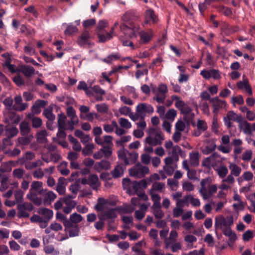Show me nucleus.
<instances>
[{
	"mask_svg": "<svg viewBox=\"0 0 255 255\" xmlns=\"http://www.w3.org/2000/svg\"><path fill=\"white\" fill-rule=\"evenodd\" d=\"M116 210L115 208H112L109 210L108 211L105 212V216L107 219H113L117 218V215L116 213Z\"/></svg>",
	"mask_w": 255,
	"mask_h": 255,
	"instance_id": "35",
	"label": "nucleus"
},
{
	"mask_svg": "<svg viewBox=\"0 0 255 255\" xmlns=\"http://www.w3.org/2000/svg\"><path fill=\"white\" fill-rule=\"evenodd\" d=\"M23 192L21 190H18L15 192V201L18 204L22 203L23 200Z\"/></svg>",
	"mask_w": 255,
	"mask_h": 255,
	"instance_id": "42",
	"label": "nucleus"
},
{
	"mask_svg": "<svg viewBox=\"0 0 255 255\" xmlns=\"http://www.w3.org/2000/svg\"><path fill=\"white\" fill-rule=\"evenodd\" d=\"M99 41L100 42H104L107 40L111 39L112 35L111 33L107 32L105 35L98 34Z\"/></svg>",
	"mask_w": 255,
	"mask_h": 255,
	"instance_id": "48",
	"label": "nucleus"
},
{
	"mask_svg": "<svg viewBox=\"0 0 255 255\" xmlns=\"http://www.w3.org/2000/svg\"><path fill=\"white\" fill-rule=\"evenodd\" d=\"M149 193L153 203L160 202L161 198L159 195L152 192V191H149Z\"/></svg>",
	"mask_w": 255,
	"mask_h": 255,
	"instance_id": "63",
	"label": "nucleus"
},
{
	"mask_svg": "<svg viewBox=\"0 0 255 255\" xmlns=\"http://www.w3.org/2000/svg\"><path fill=\"white\" fill-rule=\"evenodd\" d=\"M198 129L201 130L202 131H204L207 129V125L206 123L203 121L199 120L197 122V125Z\"/></svg>",
	"mask_w": 255,
	"mask_h": 255,
	"instance_id": "44",
	"label": "nucleus"
},
{
	"mask_svg": "<svg viewBox=\"0 0 255 255\" xmlns=\"http://www.w3.org/2000/svg\"><path fill=\"white\" fill-rule=\"evenodd\" d=\"M140 37L144 43L148 42L151 39V37L149 34L145 32H141L140 33Z\"/></svg>",
	"mask_w": 255,
	"mask_h": 255,
	"instance_id": "58",
	"label": "nucleus"
},
{
	"mask_svg": "<svg viewBox=\"0 0 255 255\" xmlns=\"http://www.w3.org/2000/svg\"><path fill=\"white\" fill-rule=\"evenodd\" d=\"M120 29L128 38H132L136 36V32L138 30V28L133 22H130L129 25L122 23L120 25Z\"/></svg>",
	"mask_w": 255,
	"mask_h": 255,
	"instance_id": "1",
	"label": "nucleus"
},
{
	"mask_svg": "<svg viewBox=\"0 0 255 255\" xmlns=\"http://www.w3.org/2000/svg\"><path fill=\"white\" fill-rule=\"evenodd\" d=\"M127 154L128 158V159L129 160V162H130V164L135 163L138 157V153L136 152H129L128 151H127Z\"/></svg>",
	"mask_w": 255,
	"mask_h": 255,
	"instance_id": "29",
	"label": "nucleus"
},
{
	"mask_svg": "<svg viewBox=\"0 0 255 255\" xmlns=\"http://www.w3.org/2000/svg\"><path fill=\"white\" fill-rule=\"evenodd\" d=\"M177 112L174 109H169L166 113L165 118L169 120L173 121L176 116Z\"/></svg>",
	"mask_w": 255,
	"mask_h": 255,
	"instance_id": "33",
	"label": "nucleus"
},
{
	"mask_svg": "<svg viewBox=\"0 0 255 255\" xmlns=\"http://www.w3.org/2000/svg\"><path fill=\"white\" fill-rule=\"evenodd\" d=\"M218 174L221 178L225 177L228 173V169L226 166H221L216 169Z\"/></svg>",
	"mask_w": 255,
	"mask_h": 255,
	"instance_id": "40",
	"label": "nucleus"
},
{
	"mask_svg": "<svg viewBox=\"0 0 255 255\" xmlns=\"http://www.w3.org/2000/svg\"><path fill=\"white\" fill-rule=\"evenodd\" d=\"M192 112V109L187 104H185V106L180 109L181 114L186 115H189Z\"/></svg>",
	"mask_w": 255,
	"mask_h": 255,
	"instance_id": "64",
	"label": "nucleus"
},
{
	"mask_svg": "<svg viewBox=\"0 0 255 255\" xmlns=\"http://www.w3.org/2000/svg\"><path fill=\"white\" fill-rule=\"evenodd\" d=\"M188 201L190 200L191 204L194 206L198 207L200 205V202L199 199H195L191 195H188Z\"/></svg>",
	"mask_w": 255,
	"mask_h": 255,
	"instance_id": "59",
	"label": "nucleus"
},
{
	"mask_svg": "<svg viewBox=\"0 0 255 255\" xmlns=\"http://www.w3.org/2000/svg\"><path fill=\"white\" fill-rule=\"evenodd\" d=\"M82 220L83 217L81 215L74 213L70 215L69 221L72 224H75L77 225V224L80 223Z\"/></svg>",
	"mask_w": 255,
	"mask_h": 255,
	"instance_id": "23",
	"label": "nucleus"
},
{
	"mask_svg": "<svg viewBox=\"0 0 255 255\" xmlns=\"http://www.w3.org/2000/svg\"><path fill=\"white\" fill-rule=\"evenodd\" d=\"M63 203L67 206H69L70 208H75L76 206V202L72 200H69L66 198H63Z\"/></svg>",
	"mask_w": 255,
	"mask_h": 255,
	"instance_id": "57",
	"label": "nucleus"
},
{
	"mask_svg": "<svg viewBox=\"0 0 255 255\" xmlns=\"http://www.w3.org/2000/svg\"><path fill=\"white\" fill-rule=\"evenodd\" d=\"M120 58V56L118 54L110 55L108 56L107 58L103 59L102 60L103 62L108 64H111L114 59H119Z\"/></svg>",
	"mask_w": 255,
	"mask_h": 255,
	"instance_id": "51",
	"label": "nucleus"
},
{
	"mask_svg": "<svg viewBox=\"0 0 255 255\" xmlns=\"http://www.w3.org/2000/svg\"><path fill=\"white\" fill-rule=\"evenodd\" d=\"M115 210L120 214H130L133 212L134 208L128 204H124L123 206L116 207Z\"/></svg>",
	"mask_w": 255,
	"mask_h": 255,
	"instance_id": "11",
	"label": "nucleus"
},
{
	"mask_svg": "<svg viewBox=\"0 0 255 255\" xmlns=\"http://www.w3.org/2000/svg\"><path fill=\"white\" fill-rule=\"evenodd\" d=\"M208 181V179H202L201 181L200 184L201 186V188L200 189L199 192L202 195L203 198L204 199H207L208 197H206L207 195V192L206 191V189L205 188V185Z\"/></svg>",
	"mask_w": 255,
	"mask_h": 255,
	"instance_id": "26",
	"label": "nucleus"
},
{
	"mask_svg": "<svg viewBox=\"0 0 255 255\" xmlns=\"http://www.w3.org/2000/svg\"><path fill=\"white\" fill-rule=\"evenodd\" d=\"M158 20V17L153 9H149L146 10L145 21L147 23L151 21L152 24H155L157 22Z\"/></svg>",
	"mask_w": 255,
	"mask_h": 255,
	"instance_id": "7",
	"label": "nucleus"
},
{
	"mask_svg": "<svg viewBox=\"0 0 255 255\" xmlns=\"http://www.w3.org/2000/svg\"><path fill=\"white\" fill-rule=\"evenodd\" d=\"M118 157L119 159L121 160H123L124 161V164L126 166L129 165L130 162H129V160L128 158V154L127 151L123 150H120L118 151Z\"/></svg>",
	"mask_w": 255,
	"mask_h": 255,
	"instance_id": "28",
	"label": "nucleus"
},
{
	"mask_svg": "<svg viewBox=\"0 0 255 255\" xmlns=\"http://www.w3.org/2000/svg\"><path fill=\"white\" fill-rule=\"evenodd\" d=\"M210 102L212 103L213 106V112L216 114L223 107V105L226 104L225 101L221 100L218 97L211 99Z\"/></svg>",
	"mask_w": 255,
	"mask_h": 255,
	"instance_id": "6",
	"label": "nucleus"
},
{
	"mask_svg": "<svg viewBox=\"0 0 255 255\" xmlns=\"http://www.w3.org/2000/svg\"><path fill=\"white\" fill-rule=\"evenodd\" d=\"M13 81L18 87L24 85L25 84L23 78L19 75H17L14 76L13 78Z\"/></svg>",
	"mask_w": 255,
	"mask_h": 255,
	"instance_id": "45",
	"label": "nucleus"
},
{
	"mask_svg": "<svg viewBox=\"0 0 255 255\" xmlns=\"http://www.w3.org/2000/svg\"><path fill=\"white\" fill-rule=\"evenodd\" d=\"M80 179H79L77 180L74 184L70 185L69 187V190L74 194L76 195L77 192L80 188V186L79 185V182Z\"/></svg>",
	"mask_w": 255,
	"mask_h": 255,
	"instance_id": "38",
	"label": "nucleus"
},
{
	"mask_svg": "<svg viewBox=\"0 0 255 255\" xmlns=\"http://www.w3.org/2000/svg\"><path fill=\"white\" fill-rule=\"evenodd\" d=\"M223 234L225 236L229 237L228 245L231 246L230 243H234L237 239L236 234L233 232L231 228H225L223 230Z\"/></svg>",
	"mask_w": 255,
	"mask_h": 255,
	"instance_id": "10",
	"label": "nucleus"
},
{
	"mask_svg": "<svg viewBox=\"0 0 255 255\" xmlns=\"http://www.w3.org/2000/svg\"><path fill=\"white\" fill-rule=\"evenodd\" d=\"M25 173L24 170L21 168H16L13 170L12 172L13 176L18 179H21Z\"/></svg>",
	"mask_w": 255,
	"mask_h": 255,
	"instance_id": "41",
	"label": "nucleus"
},
{
	"mask_svg": "<svg viewBox=\"0 0 255 255\" xmlns=\"http://www.w3.org/2000/svg\"><path fill=\"white\" fill-rule=\"evenodd\" d=\"M30 190L36 192L37 194H42L43 192L42 183L40 181H33L31 185Z\"/></svg>",
	"mask_w": 255,
	"mask_h": 255,
	"instance_id": "15",
	"label": "nucleus"
},
{
	"mask_svg": "<svg viewBox=\"0 0 255 255\" xmlns=\"http://www.w3.org/2000/svg\"><path fill=\"white\" fill-rule=\"evenodd\" d=\"M19 128L20 133L22 135H27L30 131L31 129L29 124L26 122H22L20 124Z\"/></svg>",
	"mask_w": 255,
	"mask_h": 255,
	"instance_id": "21",
	"label": "nucleus"
},
{
	"mask_svg": "<svg viewBox=\"0 0 255 255\" xmlns=\"http://www.w3.org/2000/svg\"><path fill=\"white\" fill-rule=\"evenodd\" d=\"M79 120L78 118L75 119H71V121L68 122V126L66 128L67 129L72 131L74 129V126L78 124Z\"/></svg>",
	"mask_w": 255,
	"mask_h": 255,
	"instance_id": "55",
	"label": "nucleus"
},
{
	"mask_svg": "<svg viewBox=\"0 0 255 255\" xmlns=\"http://www.w3.org/2000/svg\"><path fill=\"white\" fill-rule=\"evenodd\" d=\"M96 108L97 110L101 113H107L108 111V105L105 103L97 104Z\"/></svg>",
	"mask_w": 255,
	"mask_h": 255,
	"instance_id": "37",
	"label": "nucleus"
},
{
	"mask_svg": "<svg viewBox=\"0 0 255 255\" xmlns=\"http://www.w3.org/2000/svg\"><path fill=\"white\" fill-rule=\"evenodd\" d=\"M16 114L15 112L8 111L4 113V122L7 124H10L15 117Z\"/></svg>",
	"mask_w": 255,
	"mask_h": 255,
	"instance_id": "27",
	"label": "nucleus"
},
{
	"mask_svg": "<svg viewBox=\"0 0 255 255\" xmlns=\"http://www.w3.org/2000/svg\"><path fill=\"white\" fill-rule=\"evenodd\" d=\"M157 90L163 95H165L168 92L167 86L164 84H160L158 87Z\"/></svg>",
	"mask_w": 255,
	"mask_h": 255,
	"instance_id": "62",
	"label": "nucleus"
},
{
	"mask_svg": "<svg viewBox=\"0 0 255 255\" xmlns=\"http://www.w3.org/2000/svg\"><path fill=\"white\" fill-rule=\"evenodd\" d=\"M189 162L191 165L197 166L199 164V153L198 152L190 153Z\"/></svg>",
	"mask_w": 255,
	"mask_h": 255,
	"instance_id": "18",
	"label": "nucleus"
},
{
	"mask_svg": "<svg viewBox=\"0 0 255 255\" xmlns=\"http://www.w3.org/2000/svg\"><path fill=\"white\" fill-rule=\"evenodd\" d=\"M215 226L216 229H222L223 227H225V228H227L226 219L223 216L219 217H216Z\"/></svg>",
	"mask_w": 255,
	"mask_h": 255,
	"instance_id": "17",
	"label": "nucleus"
},
{
	"mask_svg": "<svg viewBox=\"0 0 255 255\" xmlns=\"http://www.w3.org/2000/svg\"><path fill=\"white\" fill-rule=\"evenodd\" d=\"M149 168L146 166L140 168L133 167L129 169V174L131 176L141 178L149 173Z\"/></svg>",
	"mask_w": 255,
	"mask_h": 255,
	"instance_id": "4",
	"label": "nucleus"
},
{
	"mask_svg": "<svg viewBox=\"0 0 255 255\" xmlns=\"http://www.w3.org/2000/svg\"><path fill=\"white\" fill-rule=\"evenodd\" d=\"M20 71L26 77H30L34 73V68L28 65H22L20 67Z\"/></svg>",
	"mask_w": 255,
	"mask_h": 255,
	"instance_id": "14",
	"label": "nucleus"
},
{
	"mask_svg": "<svg viewBox=\"0 0 255 255\" xmlns=\"http://www.w3.org/2000/svg\"><path fill=\"white\" fill-rule=\"evenodd\" d=\"M165 184L161 182H155L149 191H152L154 192V191H160L164 187Z\"/></svg>",
	"mask_w": 255,
	"mask_h": 255,
	"instance_id": "34",
	"label": "nucleus"
},
{
	"mask_svg": "<svg viewBox=\"0 0 255 255\" xmlns=\"http://www.w3.org/2000/svg\"><path fill=\"white\" fill-rule=\"evenodd\" d=\"M89 185L95 190H97L100 186V183L98 176L96 174H91L89 176Z\"/></svg>",
	"mask_w": 255,
	"mask_h": 255,
	"instance_id": "9",
	"label": "nucleus"
},
{
	"mask_svg": "<svg viewBox=\"0 0 255 255\" xmlns=\"http://www.w3.org/2000/svg\"><path fill=\"white\" fill-rule=\"evenodd\" d=\"M53 108L51 106L45 109L43 112V115L49 121L53 122L55 119V116L52 113Z\"/></svg>",
	"mask_w": 255,
	"mask_h": 255,
	"instance_id": "20",
	"label": "nucleus"
},
{
	"mask_svg": "<svg viewBox=\"0 0 255 255\" xmlns=\"http://www.w3.org/2000/svg\"><path fill=\"white\" fill-rule=\"evenodd\" d=\"M139 17V13L135 10H129L127 11L122 17L123 21H131L137 20Z\"/></svg>",
	"mask_w": 255,
	"mask_h": 255,
	"instance_id": "5",
	"label": "nucleus"
},
{
	"mask_svg": "<svg viewBox=\"0 0 255 255\" xmlns=\"http://www.w3.org/2000/svg\"><path fill=\"white\" fill-rule=\"evenodd\" d=\"M40 163L41 165L42 162L40 160H38L35 162H27L25 163V167L27 170H31L33 168H36L38 166V163Z\"/></svg>",
	"mask_w": 255,
	"mask_h": 255,
	"instance_id": "36",
	"label": "nucleus"
},
{
	"mask_svg": "<svg viewBox=\"0 0 255 255\" xmlns=\"http://www.w3.org/2000/svg\"><path fill=\"white\" fill-rule=\"evenodd\" d=\"M206 143L208 144L205 146V148L202 149V152L204 154L208 155L211 152H213L216 148V144L215 142L210 140H206Z\"/></svg>",
	"mask_w": 255,
	"mask_h": 255,
	"instance_id": "12",
	"label": "nucleus"
},
{
	"mask_svg": "<svg viewBox=\"0 0 255 255\" xmlns=\"http://www.w3.org/2000/svg\"><path fill=\"white\" fill-rule=\"evenodd\" d=\"M31 122L32 127L34 128H38L40 127L42 125V120L38 117L33 118L32 119Z\"/></svg>",
	"mask_w": 255,
	"mask_h": 255,
	"instance_id": "46",
	"label": "nucleus"
},
{
	"mask_svg": "<svg viewBox=\"0 0 255 255\" xmlns=\"http://www.w3.org/2000/svg\"><path fill=\"white\" fill-rule=\"evenodd\" d=\"M185 127V124L181 120H178L175 124V129L178 131H183Z\"/></svg>",
	"mask_w": 255,
	"mask_h": 255,
	"instance_id": "53",
	"label": "nucleus"
},
{
	"mask_svg": "<svg viewBox=\"0 0 255 255\" xmlns=\"http://www.w3.org/2000/svg\"><path fill=\"white\" fill-rule=\"evenodd\" d=\"M90 38V36L89 32L84 31L79 37L77 43L80 46H84L86 44L90 45L91 43L89 41Z\"/></svg>",
	"mask_w": 255,
	"mask_h": 255,
	"instance_id": "8",
	"label": "nucleus"
},
{
	"mask_svg": "<svg viewBox=\"0 0 255 255\" xmlns=\"http://www.w3.org/2000/svg\"><path fill=\"white\" fill-rule=\"evenodd\" d=\"M66 120V116L63 113H60L58 115V128H66L65 121Z\"/></svg>",
	"mask_w": 255,
	"mask_h": 255,
	"instance_id": "22",
	"label": "nucleus"
},
{
	"mask_svg": "<svg viewBox=\"0 0 255 255\" xmlns=\"http://www.w3.org/2000/svg\"><path fill=\"white\" fill-rule=\"evenodd\" d=\"M56 216L57 219L60 220L63 223L64 226L65 227V230L69 227H73V224L61 213L57 212Z\"/></svg>",
	"mask_w": 255,
	"mask_h": 255,
	"instance_id": "16",
	"label": "nucleus"
},
{
	"mask_svg": "<svg viewBox=\"0 0 255 255\" xmlns=\"http://www.w3.org/2000/svg\"><path fill=\"white\" fill-rule=\"evenodd\" d=\"M229 169L231 170V173L236 177L239 176L241 172V168L239 167L237 164L231 163L230 164Z\"/></svg>",
	"mask_w": 255,
	"mask_h": 255,
	"instance_id": "24",
	"label": "nucleus"
},
{
	"mask_svg": "<svg viewBox=\"0 0 255 255\" xmlns=\"http://www.w3.org/2000/svg\"><path fill=\"white\" fill-rule=\"evenodd\" d=\"M219 125L218 124L217 118L216 116H214L213 119V123L212 126V129L215 133H217L218 131Z\"/></svg>",
	"mask_w": 255,
	"mask_h": 255,
	"instance_id": "61",
	"label": "nucleus"
},
{
	"mask_svg": "<svg viewBox=\"0 0 255 255\" xmlns=\"http://www.w3.org/2000/svg\"><path fill=\"white\" fill-rule=\"evenodd\" d=\"M153 214L156 219H162L164 216V213L161 209L153 210Z\"/></svg>",
	"mask_w": 255,
	"mask_h": 255,
	"instance_id": "56",
	"label": "nucleus"
},
{
	"mask_svg": "<svg viewBox=\"0 0 255 255\" xmlns=\"http://www.w3.org/2000/svg\"><path fill=\"white\" fill-rule=\"evenodd\" d=\"M96 166H98L99 168L105 170H109L111 168V165L109 161L107 160H101L100 162H97Z\"/></svg>",
	"mask_w": 255,
	"mask_h": 255,
	"instance_id": "32",
	"label": "nucleus"
},
{
	"mask_svg": "<svg viewBox=\"0 0 255 255\" xmlns=\"http://www.w3.org/2000/svg\"><path fill=\"white\" fill-rule=\"evenodd\" d=\"M145 142L151 146H156L159 144L157 140H155V138L150 135L145 138Z\"/></svg>",
	"mask_w": 255,
	"mask_h": 255,
	"instance_id": "52",
	"label": "nucleus"
},
{
	"mask_svg": "<svg viewBox=\"0 0 255 255\" xmlns=\"http://www.w3.org/2000/svg\"><path fill=\"white\" fill-rule=\"evenodd\" d=\"M67 114L71 119L73 120L77 118L75 110L72 107H69L67 109Z\"/></svg>",
	"mask_w": 255,
	"mask_h": 255,
	"instance_id": "49",
	"label": "nucleus"
},
{
	"mask_svg": "<svg viewBox=\"0 0 255 255\" xmlns=\"http://www.w3.org/2000/svg\"><path fill=\"white\" fill-rule=\"evenodd\" d=\"M131 139L130 135L123 136L121 137L120 139L116 140V144L118 146H122L124 147V143L129 141Z\"/></svg>",
	"mask_w": 255,
	"mask_h": 255,
	"instance_id": "39",
	"label": "nucleus"
},
{
	"mask_svg": "<svg viewBox=\"0 0 255 255\" xmlns=\"http://www.w3.org/2000/svg\"><path fill=\"white\" fill-rule=\"evenodd\" d=\"M68 229H70L68 232L69 233V236L70 237H74L76 236H78L79 233V228L78 225H74L73 224V227L68 228L66 230Z\"/></svg>",
	"mask_w": 255,
	"mask_h": 255,
	"instance_id": "25",
	"label": "nucleus"
},
{
	"mask_svg": "<svg viewBox=\"0 0 255 255\" xmlns=\"http://www.w3.org/2000/svg\"><path fill=\"white\" fill-rule=\"evenodd\" d=\"M98 203L96 204L94 208L97 211H102L104 210V205L106 204V201L104 198H99Z\"/></svg>",
	"mask_w": 255,
	"mask_h": 255,
	"instance_id": "31",
	"label": "nucleus"
},
{
	"mask_svg": "<svg viewBox=\"0 0 255 255\" xmlns=\"http://www.w3.org/2000/svg\"><path fill=\"white\" fill-rule=\"evenodd\" d=\"M177 167L176 164L175 165V167H173L172 165H165L163 167V169L168 175L171 176L173 174L175 168H177Z\"/></svg>",
	"mask_w": 255,
	"mask_h": 255,
	"instance_id": "43",
	"label": "nucleus"
},
{
	"mask_svg": "<svg viewBox=\"0 0 255 255\" xmlns=\"http://www.w3.org/2000/svg\"><path fill=\"white\" fill-rule=\"evenodd\" d=\"M112 177L114 178H118L122 176L124 174V169L122 165H117L113 170L111 172Z\"/></svg>",
	"mask_w": 255,
	"mask_h": 255,
	"instance_id": "19",
	"label": "nucleus"
},
{
	"mask_svg": "<svg viewBox=\"0 0 255 255\" xmlns=\"http://www.w3.org/2000/svg\"><path fill=\"white\" fill-rule=\"evenodd\" d=\"M94 148V144H87L86 145L85 147L82 149V153L85 156L90 155L92 153Z\"/></svg>",
	"mask_w": 255,
	"mask_h": 255,
	"instance_id": "30",
	"label": "nucleus"
},
{
	"mask_svg": "<svg viewBox=\"0 0 255 255\" xmlns=\"http://www.w3.org/2000/svg\"><path fill=\"white\" fill-rule=\"evenodd\" d=\"M34 209L33 205L28 202H24L23 203H20L17 205V209L18 210L17 217L19 218H28L29 214L25 211H31Z\"/></svg>",
	"mask_w": 255,
	"mask_h": 255,
	"instance_id": "2",
	"label": "nucleus"
},
{
	"mask_svg": "<svg viewBox=\"0 0 255 255\" xmlns=\"http://www.w3.org/2000/svg\"><path fill=\"white\" fill-rule=\"evenodd\" d=\"M217 190V187L216 185L214 184L210 186L207 193V195L206 196V197H208V199L211 197L214 193H216Z\"/></svg>",
	"mask_w": 255,
	"mask_h": 255,
	"instance_id": "60",
	"label": "nucleus"
},
{
	"mask_svg": "<svg viewBox=\"0 0 255 255\" xmlns=\"http://www.w3.org/2000/svg\"><path fill=\"white\" fill-rule=\"evenodd\" d=\"M136 111L139 114L141 120H144L146 114H152L154 109L151 105L146 103H140L136 107Z\"/></svg>",
	"mask_w": 255,
	"mask_h": 255,
	"instance_id": "3",
	"label": "nucleus"
},
{
	"mask_svg": "<svg viewBox=\"0 0 255 255\" xmlns=\"http://www.w3.org/2000/svg\"><path fill=\"white\" fill-rule=\"evenodd\" d=\"M119 123L121 127L126 128H129L131 127V124L128 122V121L123 118H121L119 119Z\"/></svg>",
	"mask_w": 255,
	"mask_h": 255,
	"instance_id": "47",
	"label": "nucleus"
},
{
	"mask_svg": "<svg viewBox=\"0 0 255 255\" xmlns=\"http://www.w3.org/2000/svg\"><path fill=\"white\" fill-rule=\"evenodd\" d=\"M254 237L253 232L251 230H248L243 235V240L245 242L249 241L251 239Z\"/></svg>",
	"mask_w": 255,
	"mask_h": 255,
	"instance_id": "54",
	"label": "nucleus"
},
{
	"mask_svg": "<svg viewBox=\"0 0 255 255\" xmlns=\"http://www.w3.org/2000/svg\"><path fill=\"white\" fill-rule=\"evenodd\" d=\"M78 31V28L76 26L73 25H68L64 31V33L66 35H71L72 33L76 32Z\"/></svg>",
	"mask_w": 255,
	"mask_h": 255,
	"instance_id": "50",
	"label": "nucleus"
},
{
	"mask_svg": "<svg viewBox=\"0 0 255 255\" xmlns=\"http://www.w3.org/2000/svg\"><path fill=\"white\" fill-rule=\"evenodd\" d=\"M38 214L43 216V220L50 221L53 215V211L51 210L46 208H39L38 211Z\"/></svg>",
	"mask_w": 255,
	"mask_h": 255,
	"instance_id": "13",
	"label": "nucleus"
}]
</instances>
